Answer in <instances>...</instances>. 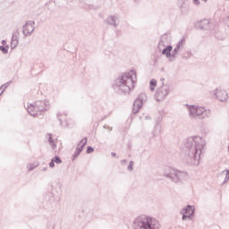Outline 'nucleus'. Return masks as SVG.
I'll list each match as a JSON object with an SVG mask.
<instances>
[{"label":"nucleus","mask_w":229,"mask_h":229,"mask_svg":"<svg viewBox=\"0 0 229 229\" xmlns=\"http://www.w3.org/2000/svg\"><path fill=\"white\" fill-rule=\"evenodd\" d=\"M205 144V140L200 136H193L186 139L184 141L186 164H189V165H199V160H201Z\"/></svg>","instance_id":"1"},{"label":"nucleus","mask_w":229,"mask_h":229,"mask_svg":"<svg viewBox=\"0 0 229 229\" xmlns=\"http://www.w3.org/2000/svg\"><path fill=\"white\" fill-rule=\"evenodd\" d=\"M137 83V72L131 70L122 73L114 81L112 87L116 94H130V90L135 89Z\"/></svg>","instance_id":"2"},{"label":"nucleus","mask_w":229,"mask_h":229,"mask_svg":"<svg viewBox=\"0 0 229 229\" xmlns=\"http://www.w3.org/2000/svg\"><path fill=\"white\" fill-rule=\"evenodd\" d=\"M163 176L175 185H183L189 180V174L187 172L171 166L165 167Z\"/></svg>","instance_id":"3"},{"label":"nucleus","mask_w":229,"mask_h":229,"mask_svg":"<svg viewBox=\"0 0 229 229\" xmlns=\"http://www.w3.org/2000/svg\"><path fill=\"white\" fill-rule=\"evenodd\" d=\"M132 229H160V224L152 216L141 215L134 219Z\"/></svg>","instance_id":"4"},{"label":"nucleus","mask_w":229,"mask_h":229,"mask_svg":"<svg viewBox=\"0 0 229 229\" xmlns=\"http://www.w3.org/2000/svg\"><path fill=\"white\" fill-rule=\"evenodd\" d=\"M190 119L203 120L210 117V110L205 109L203 106L186 104Z\"/></svg>","instance_id":"5"},{"label":"nucleus","mask_w":229,"mask_h":229,"mask_svg":"<svg viewBox=\"0 0 229 229\" xmlns=\"http://www.w3.org/2000/svg\"><path fill=\"white\" fill-rule=\"evenodd\" d=\"M170 92H171V86L169 85L161 86L156 91V94H155L156 101H164V98H167Z\"/></svg>","instance_id":"6"},{"label":"nucleus","mask_w":229,"mask_h":229,"mask_svg":"<svg viewBox=\"0 0 229 229\" xmlns=\"http://www.w3.org/2000/svg\"><path fill=\"white\" fill-rule=\"evenodd\" d=\"M181 214L182 216V221H187V219H189V221H191V219L194 217V214H196V208H194V206L187 205V207L183 208L181 210Z\"/></svg>","instance_id":"7"},{"label":"nucleus","mask_w":229,"mask_h":229,"mask_svg":"<svg viewBox=\"0 0 229 229\" xmlns=\"http://www.w3.org/2000/svg\"><path fill=\"white\" fill-rule=\"evenodd\" d=\"M177 5L182 15H189V12H191V4L189 3V0H177Z\"/></svg>","instance_id":"8"},{"label":"nucleus","mask_w":229,"mask_h":229,"mask_svg":"<svg viewBox=\"0 0 229 229\" xmlns=\"http://www.w3.org/2000/svg\"><path fill=\"white\" fill-rule=\"evenodd\" d=\"M33 31H35V21H26V23L22 26V33L24 37H30Z\"/></svg>","instance_id":"9"},{"label":"nucleus","mask_w":229,"mask_h":229,"mask_svg":"<svg viewBox=\"0 0 229 229\" xmlns=\"http://www.w3.org/2000/svg\"><path fill=\"white\" fill-rule=\"evenodd\" d=\"M34 105L38 112H47V110H49V102L47 100H37Z\"/></svg>","instance_id":"10"},{"label":"nucleus","mask_w":229,"mask_h":229,"mask_svg":"<svg viewBox=\"0 0 229 229\" xmlns=\"http://www.w3.org/2000/svg\"><path fill=\"white\" fill-rule=\"evenodd\" d=\"M169 44H171V38H169V34L165 33L159 39L157 49L162 51V47H165V46H169Z\"/></svg>","instance_id":"11"},{"label":"nucleus","mask_w":229,"mask_h":229,"mask_svg":"<svg viewBox=\"0 0 229 229\" xmlns=\"http://www.w3.org/2000/svg\"><path fill=\"white\" fill-rule=\"evenodd\" d=\"M148 100V97L145 93L140 94L134 101V106H138V110H134L135 112H139L144 105V102Z\"/></svg>","instance_id":"12"},{"label":"nucleus","mask_w":229,"mask_h":229,"mask_svg":"<svg viewBox=\"0 0 229 229\" xmlns=\"http://www.w3.org/2000/svg\"><path fill=\"white\" fill-rule=\"evenodd\" d=\"M105 22L108 25V26H112L113 28H117V26H119V17H117L116 15H109Z\"/></svg>","instance_id":"13"},{"label":"nucleus","mask_w":229,"mask_h":229,"mask_svg":"<svg viewBox=\"0 0 229 229\" xmlns=\"http://www.w3.org/2000/svg\"><path fill=\"white\" fill-rule=\"evenodd\" d=\"M215 96L216 99H218V101H221L222 103H225V101H227L228 99V93L222 89H216L215 92Z\"/></svg>","instance_id":"14"},{"label":"nucleus","mask_w":229,"mask_h":229,"mask_svg":"<svg viewBox=\"0 0 229 229\" xmlns=\"http://www.w3.org/2000/svg\"><path fill=\"white\" fill-rule=\"evenodd\" d=\"M46 201H49L50 205H56L60 201L58 197H55V193L48 192L45 198Z\"/></svg>","instance_id":"15"},{"label":"nucleus","mask_w":229,"mask_h":229,"mask_svg":"<svg viewBox=\"0 0 229 229\" xmlns=\"http://www.w3.org/2000/svg\"><path fill=\"white\" fill-rule=\"evenodd\" d=\"M164 47L165 48H163L162 50V55L166 56V58H168V61H169L171 59V53L173 51V47L171 45H166Z\"/></svg>","instance_id":"16"},{"label":"nucleus","mask_w":229,"mask_h":229,"mask_svg":"<svg viewBox=\"0 0 229 229\" xmlns=\"http://www.w3.org/2000/svg\"><path fill=\"white\" fill-rule=\"evenodd\" d=\"M199 30H210V21L207 19H204L199 22Z\"/></svg>","instance_id":"17"},{"label":"nucleus","mask_w":229,"mask_h":229,"mask_svg":"<svg viewBox=\"0 0 229 229\" xmlns=\"http://www.w3.org/2000/svg\"><path fill=\"white\" fill-rule=\"evenodd\" d=\"M27 112L30 114V115H32V117H35L38 114L35 104H30V106H28Z\"/></svg>","instance_id":"18"},{"label":"nucleus","mask_w":229,"mask_h":229,"mask_svg":"<svg viewBox=\"0 0 229 229\" xmlns=\"http://www.w3.org/2000/svg\"><path fill=\"white\" fill-rule=\"evenodd\" d=\"M88 139L87 137L83 138L82 140H80V142L77 144L76 149L81 151V153L83 152V149H85V147L87 146Z\"/></svg>","instance_id":"19"},{"label":"nucleus","mask_w":229,"mask_h":229,"mask_svg":"<svg viewBox=\"0 0 229 229\" xmlns=\"http://www.w3.org/2000/svg\"><path fill=\"white\" fill-rule=\"evenodd\" d=\"M184 46H185V38H182L178 41V43H177L176 47L174 48V50H175L177 53H180L181 49H183Z\"/></svg>","instance_id":"20"},{"label":"nucleus","mask_w":229,"mask_h":229,"mask_svg":"<svg viewBox=\"0 0 229 229\" xmlns=\"http://www.w3.org/2000/svg\"><path fill=\"white\" fill-rule=\"evenodd\" d=\"M224 176H225V180L222 182V185H225V183H226V182H228L229 180V169H225L218 174V177L220 178Z\"/></svg>","instance_id":"21"},{"label":"nucleus","mask_w":229,"mask_h":229,"mask_svg":"<svg viewBox=\"0 0 229 229\" xmlns=\"http://www.w3.org/2000/svg\"><path fill=\"white\" fill-rule=\"evenodd\" d=\"M47 139L52 149L55 151V149H56V143H55V140H53V135L51 133L47 134Z\"/></svg>","instance_id":"22"},{"label":"nucleus","mask_w":229,"mask_h":229,"mask_svg":"<svg viewBox=\"0 0 229 229\" xmlns=\"http://www.w3.org/2000/svg\"><path fill=\"white\" fill-rule=\"evenodd\" d=\"M178 53L179 52L175 51L174 49L172 50L169 62H175L176 58H178Z\"/></svg>","instance_id":"23"},{"label":"nucleus","mask_w":229,"mask_h":229,"mask_svg":"<svg viewBox=\"0 0 229 229\" xmlns=\"http://www.w3.org/2000/svg\"><path fill=\"white\" fill-rule=\"evenodd\" d=\"M156 87H157V80H155V79L150 80L149 89H150L151 92L155 91Z\"/></svg>","instance_id":"24"},{"label":"nucleus","mask_w":229,"mask_h":229,"mask_svg":"<svg viewBox=\"0 0 229 229\" xmlns=\"http://www.w3.org/2000/svg\"><path fill=\"white\" fill-rule=\"evenodd\" d=\"M8 49H10V46L4 47V45L0 46V51L3 53V55H8Z\"/></svg>","instance_id":"25"},{"label":"nucleus","mask_w":229,"mask_h":229,"mask_svg":"<svg viewBox=\"0 0 229 229\" xmlns=\"http://www.w3.org/2000/svg\"><path fill=\"white\" fill-rule=\"evenodd\" d=\"M9 85H12V81H9L1 86L2 91L0 92V96L4 92V90H6V89H8Z\"/></svg>","instance_id":"26"},{"label":"nucleus","mask_w":229,"mask_h":229,"mask_svg":"<svg viewBox=\"0 0 229 229\" xmlns=\"http://www.w3.org/2000/svg\"><path fill=\"white\" fill-rule=\"evenodd\" d=\"M80 155H81V151L78 150L77 148H75V152L73 153L72 157V162H74V160L76 158H78V157H80Z\"/></svg>","instance_id":"27"},{"label":"nucleus","mask_w":229,"mask_h":229,"mask_svg":"<svg viewBox=\"0 0 229 229\" xmlns=\"http://www.w3.org/2000/svg\"><path fill=\"white\" fill-rule=\"evenodd\" d=\"M160 123H162V116H158L157 121L156 122V130H158L160 133Z\"/></svg>","instance_id":"28"},{"label":"nucleus","mask_w":229,"mask_h":229,"mask_svg":"<svg viewBox=\"0 0 229 229\" xmlns=\"http://www.w3.org/2000/svg\"><path fill=\"white\" fill-rule=\"evenodd\" d=\"M19 30H16V31L13 33L12 40H19Z\"/></svg>","instance_id":"29"},{"label":"nucleus","mask_w":229,"mask_h":229,"mask_svg":"<svg viewBox=\"0 0 229 229\" xmlns=\"http://www.w3.org/2000/svg\"><path fill=\"white\" fill-rule=\"evenodd\" d=\"M19 46V40H11V49H15Z\"/></svg>","instance_id":"30"},{"label":"nucleus","mask_w":229,"mask_h":229,"mask_svg":"<svg viewBox=\"0 0 229 229\" xmlns=\"http://www.w3.org/2000/svg\"><path fill=\"white\" fill-rule=\"evenodd\" d=\"M52 160L55 164H62V158L59 156H55Z\"/></svg>","instance_id":"31"},{"label":"nucleus","mask_w":229,"mask_h":229,"mask_svg":"<svg viewBox=\"0 0 229 229\" xmlns=\"http://www.w3.org/2000/svg\"><path fill=\"white\" fill-rule=\"evenodd\" d=\"M86 153H87L88 155H90V153H94V148H92V146H88V147H87Z\"/></svg>","instance_id":"32"},{"label":"nucleus","mask_w":229,"mask_h":229,"mask_svg":"<svg viewBox=\"0 0 229 229\" xmlns=\"http://www.w3.org/2000/svg\"><path fill=\"white\" fill-rule=\"evenodd\" d=\"M127 171H133V161H130L128 166H127Z\"/></svg>","instance_id":"33"},{"label":"nucleus","mask_w":229,"mask_h":229,"mask_svg":"<svg viewBox=\"0 0 229 229\" xmlns=\"http://www.w3.org/2000/svg\"><path fill=\"white\" fill-rule=\"evenodd\" d=\"M27 167H28V171L31 172L35 169V167H37V165H35L34 164H30Z\"/></svg>","instance_id":"34"},{"label":"nucleus","mask_w":229,"mask_h":229,"mask_svg":"<svg viewBox=\"0 0 229 229\" xmlns=\"http://www.w3.org/2000/svg\"><path fill=\"white\" fill-rule=\"evenodd\" d=\"M139 106H135V102L133 103L132 106V114H139V112H135V110H138Z\"/></svg>","instance_id":"35"},{"label":"nucleus","mask_w":229,"mask_h":229,"mask_svg":"<svg viewBox=\"0 0 229 229\" xmlns=\"http://www.w3.org/2000/svg\"><path fill=\"white\" fill-rule=\"evenodd\" d=\"M60 117H62V114L58 113V114H57V119H58V121H59L61 126H63L62 118H60Z\"/></svg>","instance_id":"36"},{"label":"nucleus","mask_w":229,"mask_h":229,"mask_svg":"<svg viewBox=\"0 0 229 229\" xmlns=\"http://www.w3.org/2000/svg\"><path fill=\"white\" fill-rule=\"evenodd\" d=\"M192 3L193 4H195V6H199V4H201V2H199V0H193Z\"/></svg>","instance_id":"37"},{"label":"nucleus","mask_w":229,"mask_h":229,"mask_svg":"<svg viewBox=\"0 0 229 229\" xmlns=\"http://www.w3.org/2000/svg\"><path fill=\"white\" fill-rule=\"evenodd\" d=\"M49 167H55V161L53 159L49 162Z\"/></svg>","instance_id":"38"},{"label":"nucleus","mask_w":229,"mask_h":229,"mask_svg":"<svg viewBox=\"0 0 229 229\" xmlns=\"http://www.w3.org/2000/svg\"><path fill=\"white\" fill-rule=\"evenodd\" d=\"M104 128H105V129H107V128H108V130H110V131H112V130H114V128L109 127V126H107V125H104Z\"/></svg>","instance_id":"39"},{"label":"nucleus","mask_w":229,"mask_h":229,"mask_svg":"<svg viewBox=\"0 0 229 229\" xmlns=\"http://www.w3.org/2000/svg\"><path fill=\"white\" fill-rule=\"evenodd\" d=\"M165 79H164V78H161V79H160V81H161L162 87H164V86H165V85H164V81H165Z\"/></svg>","instance_id":"40"},{"label":"nucleus","mask_w":229,"mask_h":229,"mask_svg":"<svg viewBox=\"0 0 229 229\" xmlns=\"http://www.w3.org/2000/svg\"><path fill=\"white\" fill-rule=\"evenodd\" d=\"M111 156H112V157H117V154H116L115 152H112V153H111Z\"/></svg>","instance_id":"41"},{"label":"nucleus","mask_w":229,"mask_h":229,"mask_svg":"<svg viewBox=\"0 0 229 229\" xmlns=\"http://www.w3.org/2000/svg\"><path fill=\"white\" fill-rule=\"evenodd\" d=\"M128 161L126 159H123L121 161V164H126Z\"/></svg>","instance_id":"42"},{"label":"nucleus","mask_w":229,"mask_h":229,"mask_svg":"<svg viewBox=\"0 0 229 229\" xmlns=\"http://www.w3.org/2000/svg\"><path fill=\"white\" fill-rule=\"evenodd\" d=\"M2 45L6 46V40H2Z\"/></svg>","instance_id":"43"},{"label":"nucleus","mask_w":229,"mask_h":229,"mask_svg":"<svg viewBox=\"0 0 229 229\" xmlns=\"http://www.w3.org/2000/svg\"><path fill=\"white\" fill-rule=\"evenodd\" d=\"M133 1H134V3L139 4V3H140L141 0H133Z\"/></svg>","instance_id":"44"},{"label":"nucleus","mask_w":229,"mask_h":229,"mask_svg":"<svg viewBox=\"0 0 229 229\" xmlns=\"http://www.w3.org/2000/svg\"><path fill=\"white\" fill-rule=\"evenodd\" d=\"M42 171H47V167H44Z\"/></svg>","instance_id":"45"},{"label":"nucleus","mask_w":229,"mask_h":229,"mask_svg":"<svg viewBox=\"0 0 229 229\" xmlns=\"http://www.w3.org/2000/svg\"><path fill=\"white\" fill-rule=\"evenodd\" d=\"M145 119H146V120H148V119H151V117H149V116H146V117H145Z\"/></svg>","instance_id":"46"},{"label":"nucleus","mask_w":229,"mask_h":229,"mask_svg":"<svg viewBox=\"0 0 229 229\" xmlns=\"http://www.w3.org/2000/svg\"><path fill=\"white\" fill-rule=\"evenodd\" d=\"M201 1H203L204 3H207V1H208V0H201Z\"/></svg>","instance_id":"47"}]
</instances>
